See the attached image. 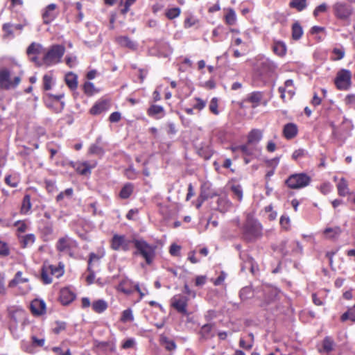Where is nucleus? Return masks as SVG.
<instances>
[{
	"mask_svg": "<svg viewBox=\"0 0 355 355\" xmlns=\"http://www.w3.org/2000/svg\"><path fill=\"white\" fill-rule=\"evenodd\" d=\"M133 245L135 248L133 255L141 257L146 264L150 265L155 257L157 246L148 243L143 239L137 238H133Z\"/></svg>",
	"mask_w": 355,
	"mask_h": 355,
	"instance_id": "obj_1",
	"label": "nucleus"
},
{
	"mask_svg": "<svg viewBox=\"0 0 355 355\" xmlns=\"http://www.w3.org/2000/svg\"><path fill=\"white\" fill-rule=\"evenodd\" d=\"M243 235L247 241H254L262 236V226L257 220L248 218L243 229Z\"/></svg>",
	"mask_w": 355,
	"mask_h": 355,
	"instance_id": "obj_2",
	"label": "nucleus"
},
{
	"mask_svg": "<svg viewBox=\"0 0 355 355\" xmlns=\"http://www.w3.org/2000/svg\"><path fill=\"white\" fill-rule=\"evenodd\" d=\"M64 52L65 49L62 45H53L43 57L44 64L51 66L59 63Z\"/></svg>",
	"mask_w": 355,
	"mask_h": 355,
	"instance_id": "obj_3",
	"label": "nucleus"
},
{
	"mask_svg": "<svg viewBox=\"0 0 355 355\" xmlns=\"http://www.w3.org/2000/svg\"><path fill=\"white\" fill-rule=\"evenodd\" d=\"M311 180L310 176L306 173H301L290 175L285 183L291 189H299L308 186Z\"/></svg>",
	"mask_w": 355,
	"mask_h": 355,
	"instance_id": "obj_4",
	"label": "nucleus"
},
{
	"mask_svg": "<svg viewBox=\"0 0 355 355\" xmlns=\"http://www.w3.org/2000/svg\"><path fill=\"white\" fill-rule=\"evenodd\" d=\"M21 82V78L16 76L13 80L10 79V71L6 67H0V87L9 90L16 88Z\"/></svg>",
	"mask_w": 355,
	"mask_h": 355,
	"instance_id": "obj_5",
	"label": "nucleus"
},
{
	"mask_svg": "<svg viewBox=\"0 0 355 355\" xmlns=\"http://www.w3.org/2000/svg\"><path fill=\"white\" fill-rule=\"evenodd\" d=\"M352 73L348 69H342L336 74L334 83L339 90H348L352 85Z\"/></svg>",
	"mask_w": 355,
	"mask_h": 355,
	"instance_id": "obj_6",
	"label": "nucleus"
},
{
	"mask_svg": "<svg viewBox=\"0 0 355 355\" xmlns=\"http://www.w3.org/2000/svg\"><path fill=\"white\" fill-rule=\"evenodd\" d=\"M76 247V241L68 236L60 238L55 245L56 250L62 254L72 256L73 250Z\"/></svg>",
	"mask_w": 355,
	"mask_h": 355,
	"instance_id": "obj_7",
	"label": "nucleus"
},
{
	"mask_svg": "<svg viewBox=\"0 0 355 355\" xmlns=\"http://www.w3.org/2000/svg\"><path fill=\"white\" fill-rule=\"evenodd\" d=\"M333 10L336 17L341 20H347L353 13V8L351 5L343 2H336L333 6Z\"/></svg>",
	"mask_w": 355,
	"mask_h": 355,
	"instance_id": "obj_8",
	"label": "nucleus"
},
{
	"mask_svg": "<svg viewBox=\"0 0 355 355\" xmlns=\"http://www.w3.org/2000/svg\"><path fill=\"white\" fill-rule=\"evenodd\" d=\"M276 69V65L269 59H263L257 64V72L261 78H267L271 76Z\"/></svg>",
	"mask_w": 355,
	"mask_h": 355,
	"instance_id": "obj_9",
	"label": "nucleus"
},
{
	"mask_svg": "<svg viewBox=\"0 0 355 355\" xmlns=\"http://www.w3.org/2000/svg\"><path fill=\"white\" fill-rule=\"evenodd\" d=\"M189 298L183 295H175L171 300V306L180 313L188 315L187 304Z\"/></svg>",
	"mask_w": 355,
	"mask_h": 355,
	"instance_id": "obj_10",
	"label": "nucleus"
},
{
	"mask_svg": "<svg viewBox=\"0 0 355 355\" xmlns=\"http://www.w3.org/2000/svg\"><path fill=\"white\" fill-rule=\"evenodd\" d=\"M59 15V10L55 3H51L48 5L43 10L42 17L43 22L45 24H49L53 21Z\"/></svg>",
	"mask_w": 355,
	"mask_h": 355,
	"instance_id": "obj_11",
	"label": "nucleus"
},
{
	"mask_svg": "<svg viewBox=\"0 0 355 355\" xmlns=\"http://www.w3.org/2000/svg\"><path fill=\"white\" fill-rule=\"evenodd\" d=\"M30 309L34 315H42L46 313V304L44 300L35 299L31 302Z\"/></svg>",
	"mask_w": 355,
	"mask_h": 355,
	"instance_id": "obj_12",
	"label": "nucleus"
},
{
	"mask_svg": "<svg viewBox=\"0 0 355 355\" xmlns=\"http://www.w3.org/2000/svg\"><path fill=\"white\" fill-rule=\"evenodd\" d=\"M76 295L68 288L61 289L60 300L63 305H67L74 300Z\"/></svg>",
	"mask_w": 355,
	"mask_h": 355,
	"instance_id": "obj_13",
	"label": "nucleus"
},
{
	"mask_svg": "<svg viewBox=\"0 0 355 355\" xmlns=\"http://www.w3.org/2000/svg\"><path fill=\"white\" fill-rule=\"evenodd\" d=\"M148 115L156 119H159L164 116L165 110L164 107L158 105H152L147 110Z\"/></svg>",
	"mask_w": 355,
	"mask_h": 355,
	"instance_id": "obj_14",
	"label": "nucleus"
},
{
	"mask_svg": "<svg viewBox=\"0 0 355 355\" xmlns=\"http://www.w3.org/2000/svg\"><path fill=\"white\" fill-rule=\"evenodd\" d=\"M298 132L297 126L293 123H286L283 128V135L287 139L294 138Z\"/></svg>",
	"mask_w": 355,
	"mask_h": 355,
	"instance_id": "obj_15",
	"label": "nucleus"
},
{
	"mask_svg": "<svg viewBox=\"0 0 355 355\" xmlns=\"http://www.w3.org/2000/svg\"><path fill=\"white\" fill-rule=\"evenodd\" d=\"M253 146L254 145L248 144V142H247V144L244 145L232 147V150L233 152L241 151L243 155L248 156L253 155L257 150V148Z\"/></svg>",
	"mask_w": 355,
	"mask_h": 355,
	"instance_id": "obj_16",
	"label": "nucleus"
},
{
	"mask_svg": "<svg viewBox=\"0 0 355 355\" xmlns=\"http://www.w3.org/2000/svg\"><path fill=\"white\" fill-rule=\"evenodd\" d=\"M240 258L243 261L241 270L250 269L252 272L254 263V259L244 252L240 253Z\"/></svg>",
	"mask_w": 355,
	"mask_h": 355,
	"instance_id": "obj_17",
	"label": "nucleus"
},
{
	"mask_svg": "<svg viewBox=\"0 0 355 355\" xmlns=\"http://www.w3.org/2000/svg\"><path fill=\"white\" fill-rule=\"evenodd\" d=\"M98 259H99V257L98 255H96L95 253L92 252L89 254V260H88V267H87V270L89 272V275L86 278V280L89 284H92L95 279V272L92 269V263L94 260L98 261Z\"/></svg>",
	"mask_w": 355,
	"mask_h": 355,
	"instance_id": "obj_18",
	"label": "nucleus"
},
{
	"mask_svg": "<svg viewBox=\"0 0 355 355\" xmlns=\"http://www.w3.org/2000/svg\"><path fill=\"white\" fill-rule=\"evenodd\" d=\"M262 132L259 129L252 130L248 136V144L256 145L262 139Z\"/></svg>",
	"mask_w": 355,
	"mask_h": 355,
	"instance_id": "obj_19",
	"label": "nucleus"
},
{
	"mask_svg": "<svg viewBox=\"0 0 355 355\" xmlns=\"http://www.w3.org/2000/svg\"><path fill=\"white\" fill-rule=\"evenodd\" d=\"M117 42L123 47H126L131 50H135L137 44L135 42L131 40L127 36H120L116 39Z\"/></svg>",
	"mask_w": 355,
	"mask_h": 355,
	"instance_id": "obj_20",
	"label": "nucleus"
},
{
	"mask_svg": "<svg viewBox=\"0 0 355 355\" xmlns=\"http://www.w3.org/2000/svg\"><path fill=\"white\" fill-rule=\"evenodd\" d=\"M66 85L71 90H74L78 87V76L73 72H68L64 77Z\"/></svg>",
	"mask_w": 355,
	"mask_h": 355,
	"instance_id": "obj_21",
	"label": "nucleus"
},
{
	"mask_svg": "<svg viewBox=\"0 0 355 355\" xmlns=\"http://www.w3.org/2000/svg\"><path fill=\"white\" fill-rule=\"evenodd\" d=\"M263 97V94L261 92H253L248 94L246 101L252 103V107L255 108L259 105V103L262 100Z\"/></svg>",
	"mask_w": 355,
	"mask_h": 355,
	"instance_id": "obj_22",
	"label": "nucleus"
},
{
	"mask_svg": "<svg viewBox=\"0 0 355 355\" xmlns=\"http://www.w3.org/2000/svg\"><path fill=\"white\" fill-rule=\"evenodd\" d=\"M272 50L275 54L280 57H283L286 53L287 48L284 42L282 41H275L272 46Z\"/></svg>",
	"mask_w": 355,
	"mask_h": 355,
	"instance_id": "obj_23",
	"label": "nucleus"
},
{
	"mask_svg": "<svg viewBox=\"0 0 355 355\" xmlns=\"http://www.w3.org/2000/svg\"><path fill=\"white\" fill-rule=\"evenodd\" d=\"M213 324H204L200 329V334L201 335L202 338L207 340L208 338H212L214 336L213 333Z\"/></svg>",
	"mask_w": 355,
	"mask_h": 355,
	"instance_id": "obj_24",
	"label": "nucleus"
},
{
	"mask_svg": "<svg viewBox=\"0 0 355 355\" xmlns=\"http://www.w3.org/2000/svg\"><path fill=\"white\" fill-rule=\"evenodd\" d=\"M125 238V236L124 235L114 234L111 240L112 249L116 251L121 250Z\"/></svg>",
	"mask_w": 355,
	"mask_h": 355,
	"instance_id": "obj_25",
	"label": "nucleus"
},
{
	"mask_svg": "<svg viewBox=\"0 0 355 355\" xmlns=\"http://www.w3.org/2000/svg\"><path fill=\"white\" fill-rule=\"evenodd\" d=\"M13 26L14 24L11 23H5L3 24L2 31L4 33L2 35L3 40L12 39L15 37Z\"/></svg>",
	"mask_w": 355,
	"mask_h": 355,
	"instance_id": "obj_26",
	"label": "nucleus"
},
{
	"mask_svg": "<svg viewBox=\"0 0 355 355\" xmlns=\"http://www.w3.org/2000/svg\"><path fill=\"white\" fill-rule=\"evenodd\" d=\"M332 128V136L337 139H344L347 135V132H345L342 126L336 127L333 123H331Z\"/></svg>",
	"mask_w": 355,
	"mask_h": 355,
	"instance_id": "obj_27",
	"label": "nucleus"
},
{
	"mask_svg": "<svg viewBox=\"0 0 355 355\" xmlns=\"http://www.w3.org/2000/svg\"><path fill=\"white\" fill-rule=\"evenodd\" d=\"M217 203L218 210L223 213L227 211L232 207V202L226 198H219Z\"/></svg>",
	"mask_w": 355,
	"mask_h": 355,
	"instance_id": "obj_28",
	"label": "nucleus"
},
{
	"mask_svg": "<svg viewBox=\"0 0 355 355\" xmlns=\"http://www.w3.org/2000/svg\"><path fill=\"white\" fill-rule=\"evenodd\" d=\"M134 186L132 183H126L121 189L119 196L122 199L128 198L133 192Z\"/></svg>",
	"mask_w": 355,
	"mask_h": 355,
	"instance_id": "obj_29",
	"label": "nucleus"
},
{
	"mask_svg": "<svg viewBox=\"0 0 355 355\" xmlns=\"http://www.w3.org/2000/svg\"><path fill=\"white\" fill-rule=\"evenodd\" d=\"M160 343L168 351H173L176 348L175 343L164 336H161Z\"/></svg>",
	"mask_w": 355,
	"mask_h": 355,
	"instance_id": "obj_30",
	"label": "nucleus"
},
{
	"mask_svg": "<svg viewBox=\"0 0 355 355\" xmlns=\"http://www.w3.org/2000/svg\"><path fill=\"white\" fill-rule=\"evenodd\" d=\"M303 35L302 27L298 21L295 22L292 26V38L298 40Z\"/></svg>",
	"mask_w": 355,
	"mask_h": 355,
	"instance_id": "obj_31",
	"label": "nucleus"
},
{
	"mask_svg": "<svg viewBox=\"0 0 355 355\" xmlns=\"http://www.w3.org/2000/svg\"><path fill=\"white\" fill-rule=\"evenodd\" d=\"M51 268H48V266H43L41 271V279L44 284H49L52 282V278L51 277Z\"/></svg>",
	"mask_w": 355,
	"mask_h": 355,
	"instance_id": "obj_32",
	"label": "nucleus"
},
{
	"mask_svg": "<svg viewBox=\"0 0 355 355\" xmlns=\"http://www.w3.org/2000/svg\"><path fill=\"white\" fill-rule=\"evenodd\" d=\"M107 308V302L103 300H98L92 304L93 310L98 313L105 311Z\"/></svg>",
	"mask_w": 355,
	"mask_h": 355,
	"instance_id": "obj_33",
	"label": "nucleus"
},
{
	"mask_svg": "<svg viewBox=\"0 0 355 355\" xmlns=\"http://www.w3.org/2000/svg\"><path fill=\"white\" fill-rule=\"evenodd\" d=\"M43 52V47L40 44L33 42L27 48L26 53L30 55L32 54L37 55Z\"/></svg>",
	"mask_w": 355,
	"mask_h": 355,
	"instance_id": "obj_34",
	"label": "nucleus"
},
{
	"mask_svg": "<svg viewBox=\"0 0 355 355\" xmlns=\"http://www.w3.org/2000/svg\"><path fill=\"white\" fill-rule=\"evenodd\" d=\"M341 232V229L339 227H328L324 231V234L329 239H335L338 237Z\"/></svg>",
	"mask_w": 355,
	"mask_h": 355,
	"instance_id": "obj_35",
	"label": "nucleus"
},
{
	"mask_svg": "<svg viewBox=\"0 0 355 355\" xmlns=\"http://www.w3.org/2000/svg\"><path fill=\"white\" fill-rule=\"evenodd\" d=\"M73 194V190L72 188H68L65 189L64 191L60 192L57 196H56V201L58 202H61L64 200V199H68L70 200Z\"/></svg>",
	"mask_w": 355,
	"mask_h": 355,
	"instance_id": "obj_36",
	"label": "nucleus"
},
{
	"mask_svg": "<svg viewBox=\"0 0 355 355\" xmlns=\"http://www.w3.org/2000/svg\"><path fill=\"white\" fill-rule=\"evenodd\" d=\"M107 109V103L105 101L96 103L90 110V113L94 115L99 114Z\"/></svg>",
	"mask_w": 355,
	"mask_h": 355,
	"instance_id": "obj_37",
	"label": "nucleus"
},
{
	"mask_svg": "<svg viewBox=\"0 0 355 355\" xmlns=\"http://www.w3.org/2000/svg\"><path fill=\"white\" fill-rule=\"evenodd\" d=\"M100 138H98L96 140V143L91 145L89 149V153L90 154L96 155L100 157L104 154L103 148L97 144L100 141Z\"/></svg>",
	"mask_w": 355,
	"mask_h": 355,
	"instance_id": "obj_38",
	"label": "nucleus"
},
{
	"mask_svg": "<svg viewBox=\"0 0 355 355\" xmlns=\"http://www.w3.org/2000/svg\"><path fill=\"white\" fill-rule=\"evenodd\" d=\"M289 5L297 11H302L306 8V0H291Z\"/></svg>",
	"mask_w": 355,
	"mask_h": 355,
	"instance_id": "obj_39",
	"label": "nucleus"
},
{
	"mask_svg": "<svg viewBox=\"0 0 355 355\" xmlns=\"http://www.w3.org/2000/svg\"><path fill=\"white\" fill-rule=\"evenodd\" d=\"M335 343L333 339L329 336L324 338L322 342V347L325 352H330L333 351Z\"/></svg>",
	"mask_w": 355,
	"mask_h": 355,
	"instance_id": "obj_40",
	"label": "nucleus"
},
{
	"mask_svg": "<svg viewBox=\"0 0 355 355\" xmlns=\"http://www.w3.org/2000/svg\"><path fill=\"white\" fill-rule=\"evenodd\" d=\"M95 167V164L89 166L87 162H84L77 168V172L80 175H87L91 173V169Z\"/></svg>",
	"mask_w": 355,
	"mask_h": 355,
	"instance_id": "obj_41",
	"label": "nucleus"
},
{
	"mask_svg": "<svg viewBox=\"0 0 355 355\" xmlns=\"http://www.w3.org/2000/svg\"><path fill=\"white\" fill-rule=\"evenodd\" d=\"M230 189L233 193L234 198L241 202L243 199V189L241 186L240 184H234L231 187Z\"/></svg>",
	"mask_w": 355,
	"mask_h": 355,
	"instance_id": "obj_42",
	"label": "nucleus"
},
{
	"mask_svg": "<svg viewBox=\"0 0 355 355\" xmlns=\"http://www.w3.org/2000/svg\"><path fill=\"white\" fill-rule=\"evenodd\" d=\"M338 194L341 196H345L348 193L347 183L345 178H341L337 185Z\"/></svg>",
	"mask_w": 355,
	"mask_h": 355,
	"instance_id": "obj_43",
	"label": "nucleus"
},
{
	"mask_svg": "<svg viewBox=\"0 0 355 355\" xmlns=\"http://www.w3.org/2000/svg\"><path fill=\"white\" fill-rule=\"evenodd\" d=\"M253 292L250 287L246 286L241 289L239 296L242 301L250 299L252 297Z\"/></svg>",
	"mask_w": 355,
	"mask_h": 355,
	"instance_id": "obj_44",
	"label": "nucleus"
},
{
	"mask_svg": "<svg viewBox=\"0 0 355 355\" xmlns=\"http://www.w3.org/2000/svg\"><path fill=\"white\" fill-rule=\"evenodd\" d=\"M22 272L21 271H18L15 276V278L11 280L9 283V286L10 287L15 286L18 284L27 282L28 280L26 278H23Z\"/></svg>",
	"mask_w": 355,
	"mask_h": 355,
	"instance_id": "obj_45",
	"label": "nucleus"
},
{
	"mask_svg": "<svg viewBox=\"0 0 355 355\" xmlns=\"http://www.w3.org/2000/svg\"><path fill=\"white\" fill-rule=\"evenodd\" d=\"M35 241V236L33 234H28L24 236L21 239V245L23 248H26L32 245Z\"/></svg>",
	"mask_w": 355,
	"mask_h": 355,
	"instance_id": "obj_46",
	"label": "nucleus"
},
{
	"mask_svg": "<svg viewBox=\"0 0 355 355\" xmlns=\"http://www.w3.org/2000/svg\"><path fill=\"white\" fill-rule=\"evenodd\" d=\"M225 21L228 25H234L236 20V12L232 8H230L225 15Z\"/></svg>",
	"mask_w": 355,
	"mask_h": 355,
	"instance_id": "obj_47",
	"label": "nucleus"
},
{
	"mask_svg": "<svg viewBox=\"0 0 355 355\" xmlns=\"http://www.w3.org/2000/svg\"><path fill=\"white\" fill-rule=\"evenodd\" d=\"M31 208V196L29 194H26L22 200L21 212L27 213Z\"/></svg>",
	"mask_w": 355,
	"mask_h": 355,
	"instance_id": "obj_48",
	"label": "nucleus"
},
{
	"mask_svg": "<svg viewBox=\"0 0 355 355\" xmlns=\"http://www.w3.org/2000/svg\"><path fill=\"white\" fill-rule=\"evenodd\" d=\"M134 320V317L132 314V311L130 309H128L124 310L122 312L121 317V321L122 322H132Z\"/></svg>",
	"mask_w": 355,
	"mask_h": 355,
	"instance_id": "obj_49",
	"label": "nucleus"
},
{
	"mask_svg": "<svg viewBox=\"0 0 355 355\" xmlns=\"http://www.w3.org/2000/svg\"><path fill=\"white\" fill-rule=\"evenodd\" d=\"M216 194L209 191V188L202 187L201 189L200 194L198 197L202 199V200H207L209 198H211Z\"/></svg>",
	"mask_w": 355,
	"mask_h": 355,
	"instance_id": "obj_50",
	"label": "nucleus"
},
{
	"mask_svg": "<svg viewBox=\"0 0 355 355\" xmlns=\"http://www.w3.org/2000/svg\"><path fill=\"white\" fill-rule=\"evenodd\" d=\"M180 9L179 8H173L166 11V16L169 19H173L180 15Z\"/></svg>",
	"mask_w": 355,
	"mask_h": 355,
	"instance_id": "obj_51",
	"label": "nucleus"
},
{
	"mask_svg": "<svg viewBox=\"0 0 355 355\" xmlns=\"http://www.w3.org/2000/svg\"><path fill=\"white\" fill-rule=\"evenodd\" d=\"M137 0H121L120 4L123 6V8L121 10V12L123 15H125L130 10V7Z\"/></svg>",
	"mask_w": 355,
	"mask_h": 355,
	"instance_id": "obj_52",
	"label": "nucleus"
},
{
	"mask_svg": "<svg viewBox=\"0 0 355 355\" xmlns=\"http://www.w3.org/2000/svg\"><path fill=\"white\" fill-rule=\"evenodd\" d=\"M348 319L352 320V322H355V311H352V309H349L347 311L344 313L340 317V320L342 322H345Z\"/></svg>",
	"mask_w": 355,
	"mask_h": 355,
	"instance_id": "obj_53",
	"label": "nucleus"
},
{
	"mask_svg": "<svg viewBox=\"0 0 355 355\" xmlns=\"http://www.w3.org/2000/svg\"><path fill=\"white\" fill-rule=\"evenodd\" d=\"M198 22V19L190 15L185 19L184 21V26L185 28H189L196 25Z\"/></svg>",
	"mask_w": 355,
	"mask_h": 355,
	"instance_id": "obj_54",
	"label": "nucleus"
},
{
	"mask_svg": "<svg viewBox=\"0 0 355 355\" xmlns=\"http://www.w3.org/2000/svg\"><path fill=\"white\" fill-rule=\"evenodd\" d=\"M84 92L88 95L92 96L95 93V87L92 83L85 82L83 85Z\"/></svg>",
	"mask_w": 355,
	"mask_h": 355,
	"instance_id": "obj_55",
	"label": "nucleus"
},
{
	"mask_svg": "<svg viewBox=\"0 0 355 355\" xmlns=\"http://www.w3.org/2000/svg\"><path fill=\"white\" fill-rule=\"evenodd\" d=\"M332 53L336 56L335 58H333L334 60H340L343 59L344 58L345 53V49L343 47L334 48L333 49Z\"/></svg>",
	"mask_w": 355,
	"mask_h": 355,
	"instance_id": "obj_56",
	"label": "nucleus"
},
{
	"mask_svg": "<svg viewBox=\"0 0 355 355\" xmlns=\"http://www.w3.org/2000/svg\"><path fill=\"white\" fill-rule=\"evenodd\" d=\"M52 77L49 74H45L43 76V87L44 90H49L51 89Z\"/></svg>",
	"mask_w": 355,
	"mask_h": 355,
	"instance_id": "obj_57",
	"label": "nucleus"
},
{
	"mask_svg": "<svg viewBox=\"0 0 355 355\" xmlns=\"http://www.w3.org/2000/svg\"><path fill=\"white\" fill-rule=\"evenodd\" d=\"M137 173L132 166H129L125 171V176L130 180H135L137 178Z\"/></svg>",
	"mask_w": 355,
	"mask_h": 355,
	"instance_id": "obj_58",
	"label": "nucleus"
},
{
	"mask_svg": "<svg viewBox=\"0 0 355 355\" xmlns=\"http://www.w3.org/2000/svg\"><path fill=\"white\" fill-rule=\"evenodd\" d=\"M5 182L11 187H17L19 184V181L16 178H12L11 175H7L5 178Z\"/></svg>",
	"mask_w": 355,
	"mask_h": 355,
	"instance_id": "obj_59",
	"label": "nucleus"
},
{
	"mask_svg": "<svg viewBox=\"0 0 355 355\" xmlns=\"http://www.w3.org/2000/svg\"><path fill=\"white\" fill-rule=\"evenodd\" d=\"M209 110L210 111L217 115L218 114V99L216 98H213L209 103Z\"/></svg>",
	"mask_w": 355,
	"mask_h": 355,
	"instance_id": "obj_60",
	"label": "nucleus"
},
{
	"mask_svg": "<svg viewBox=\"0 0 355 355\" xmlns=\"http://www.w3.org/2000/svg\"><path fill=\"white\" fill-rule=\"evenodd\" d=\"M9 254V248L6 243L0 241V256L6 257Z\"/></svg>",
	"mask_w": 355,
	"mask_h": 355,
	"instance_id": "obj_61",
	"label": "nucleus"
},
{
	"mask_svg": "<svg viewBox=\"0 0 355 355\" xmlns=\"http://www.w3.org/2000/svg\"><path fill=\"white\" fill-rule=\"evenodd\" d=\"M48 268H51V272H50L51 275H55L57 277L61 276L63 273V270L62 268L55 267L53 265H48Z\"/></svg>",
	"mask_w": 355,
	"mask_h": 355,
	"instance_id": "obj_62",
	"label": "nucleus"
},
{
	"mask_svg": "<svg viewBox=\"0 0 355 355\" xmlns=\"http://www.w3.org/2000/svg\"><path fill=\"white\" fill-rule=\"evenodd\" d=\"M53 232V225L51 223H47L45 224L44 227L42 229V232L45 236L51 235Z\"/></svg>",
	"mask_w": 355,
	"mask_h": 355,
	"instance_id": "obj_63",
	"label": "nucleus"
},
{
	"mask_svg": "<svg viewBox=\"0 0 355 355\" xmlns=\"http://www.w3.org/2000/svg\"><path fill=\"white\" fill-rule=\"evenodd\" d=\"M345 102L346 105H355V94H351L346 96L345 98Z\"/></svg>",
	"mask_w": 355,
	"mask_h": 355,
	"instance_id": "obj_64",
	"label": "nucleus"
}]
</instances>
